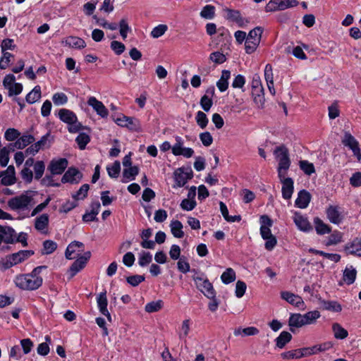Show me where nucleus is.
<instances>
[{"label": "nucleus", "instance_id": "obj_48", "mask_svg": "<svg viewBox=\"0 0 361 361\" xmlns=\"http://www.w3.org/2000/svg\"><path fill=\"white\" fill-rule=\"evenodd\" d=\"M109 176L111 178H117L121 171V164L118 161H115L111 166L106 167Z\"/></svg>", "mask_w": 361, "mask_h": 361}, {"label": "nucleus", "instance_id": "obj_56", "mask_svg": "<svg viewBox=\"0 0 361 361\" xmlns=\"http://www.w3.org/2000/svg\"><path fill=\"white\" fill-rule=\"evenodd\" d=\"M281 356L283 359H299L302 357L300 350L296 349L282 353Z\"/></svg>", "mask_w": 361, "mask_h": 361}, {"label": "nucleus", "instance_id": "obj_42", "mask_svg": "<svg viewBox=\"0 0 361 361\" xmlns=\"http://www.w3.org/2000/svg\"><path fill=\"white\" fill-rule=\"evenodd\" d=\"M41 97V91L39 86H36L29 94L26 96V101L30 104H33L38 101Z\"/></svg>", "mask_w": 361, "mask_h": 361}, {"label": "nucleus", "instance_id": "obj_50", "mask_svg": "<svg viewBox=\"0 0 361 361\" xmlns=\"http://www.w3.org/2000/svg\"><path fill=\"white\" fill-rule=\"evenodd\" d=\"M168 30V26L164 24H160L155 27L151 32V36L153 38H159L162 36Z\"/></svg>", "mask_w": 361, "mask_h": 361}, {"label": "nucleus", "instance_id": "obj_4", "mask_svg": "<svg viewBox=\"0 0 361 361\" xmlns=\"http://www.w3.org/2000/svg\"><path fill=\"white\" fill-rule=\"evenodd\" d=\"M32 255L33 252L30 250H21L3 258L1 261V264L5 269H7L16 264L23 262Z\"/></svg>", "mask_w": 361, "mask_h": 361}, {"label": "nucleus", "instance_id": "obj_60", "mask_svg": "<svg viewBox=\"0 0 361 361\" xmlns=\"http://www.w3.org/2000/svg\"><path fill=\"white\" fill-rule=\"evenodd\" d=\"M227 18L232 21L239 23L241 20L240 13L238 11L226 8Z\"/></svg>", "mask_w": 361, "mask_h": 361}, {"label": "nucleus", "instance_id": "obj_19", "mask_svg": "<svg viewBox=\"0 0 361 361\" xmlns=\"http://www.w3.org/2000/svg\"><path fill=\"white\" fill-rule=\"evenodd\" d=\"M2 179L1 183L4 185H11L16 181L15 168L13 165H10L8 168L2 171Z\"/></svg>", "mask_w": 361, "mask_h": 361}, {"label": "nucleus", "instance_id": "obj_27", "mask_svg": "<svg viewBox=\"0 0 361 361\" xmlns=\"http://www.w3.org/2000/svg\"><path fill=\"white\" fill-rule=\"evenodd\" d=\"M59 117L63 122L66 123L67 124L76 121L77 118L74 112L66 109H61L59 110Z\"/></svg>", "mask_w": 361, "mask_h": 361}, {"label": "nucleus", "instance_id": "obj_9", "mask_svg": "<svg viewBox=\"0 0 361 361\" xmlns=\"http://www.w3.org/2000/svg\"><path fill=\"white\" fill-rule=\"evenodd\" d=\"M287 173L278 174L280 182L282 184L281 193L285 200H290L294 191V182L291 178H286Z\"/></svg>", "mask_w": 361, "mask_h": 361}, {"label": "nucleus", "instance_id": "obj_20", "mask_svg": "<svg viewBox=\"0 0 361 361\" xmlns=\"http://www.w3.org/2000/svg\"><path fill=\"white\" fill-rule=\"evenodd\" d=\"M281 295L283 300L296 307L300 308L304 305V302L302 298L298 295H295L288 291H283L281 292Z\"/></svg>", "mask_w": 361, "mask_h": 361}, {"label": "nucleus", "instance_id": "obj_59", "mask_svg": "<svg viewBox=\"0 0 361 361\" xmlns=\"http://www.w3.org/2000/svg\"><path fill=\"white\" fill-rule=\"evenodd\" d=\"M209 59L217 64L223 63L226 60V56L219 51L212 52L209 56Z\"/></svg>", "mask_w": 361, "mask_h": 361}, {"label": "nucleus", "instance_id": "obj_54", "mask_svg": "<svg viewBox=\"0 0 361 361\" xmlns=\"http://www.w3.org/2000/svg\"><path fill=\"white\" fill-rule=\"evenodd\" d=\"M53 102L56 106L63 105L67 103L68 97L63 92H57L52 97Z\"/></svg>", "mask_w": 361, "mask_h": 361}, {"label": "nucleus", "instance_id": "obj_10", "mask_svg": "<svg viewBox=\"0 0 361 361\" xmlns=\"http://www.w3.org/2000/svg\"><path fill=\"white\" fill-rule=\"evenodd\" d=\"M174 179L178 187H183L193 177V173L190 168H178L174 171Z\"/></svg>", "mask_w": 361, "mask_h": 361}, {"label": "nucleus", "instance_id": "obj_44", "mask_svg": "<svg viewBox=\"0 0 361 361\" xmlns=\"http://www.w3.org/2000/svg\"><path fill=\"white\" fill-rule=\"evenodd\" d=\"M90 136L85 133H80L75 139V142H77L80 149L82 150L85 149L86 145L90 142Z\"/></svg>", "mask_w": 361, "mask_h": 361}, {"label": "nucleus", "instance_id": "obj_1", "mask_svg": "<svg viewBox=\"0 0 361 361\" xmlns=\"http://www.w3.org/2000/svg\"><path fill=\"white\" fill-rule=\"evenodd\" d=\"M44 269V266H39L35 268L30 274L16 276L15 279L16 285L23 290L38 288L43 283V277L39 274Z\"/></svg>", "mask_w": 361, "mask_h": 361}, {"label": "nucleus", "instance_id": "obj_16", "mask_svg": "<svg viewBox=\"0 0 361 361\" xmlns=\"http://www.w3.org/2000/svg\"><path fill=\"white\" fill-rule=\"evenodd\" d=\"M87 104L92 107V109L102 118L107 117L109 114L108 109L105 107L103 103L94 97H90L87 100Z\"/></svg>", "mask_w": 361, "mask_h": 361}, {"label": "nucleus", "instance_id": "obj_46", "mask_svg": "<svg viewBox=\"0 0 361 361\" xmlns=\"http://www.w3.org/2000/svg\"><path fill=\"white\" fill-rule=\"evenodd\" d=\"M90 186L88 184H83L78 192L72 195V197L76 201L84 200L87 195Z\"/></svg>", "mask_w": 361, "mask_h": 361}, {"label": "nucleus", "instance_id": "obj_37", "mask_svg": "<svg viewBox=\"0 0 361 361\" xmlns=\"http://www.w3.org/2000/svg\"><path fill=\"white\" fill-rule=\"evenodd\" d=\"M163 306L164 302L161 300L152 301L145 305V310L148 313L156 312L160 310Z\"/></svg>", "mask_w": 361, "mask_h": 361}, {"label": "nucleus", "instance_id": "obj_31", "mask_svg": "<svg viewBox=\"0 0 361 361\" xmlns=\"http://www.w3.org/2000/svg\"><path fill=\"white\" fill-rule=\"evenodd\" d=\"M320 317V312L317 310L310 311L304 314H302V318L305 326L315 324L317 319Z\"/></svg>", "mask_w": 361, "mask_h": 361}, {"label": "nucleus", "instance_id": "obj_24", "mask_svg": "<svg viewBox=\"0 0 361 361\" xmlns=\"http://www.w3.org/2000/svg\"><path fill=\"white\" fill-rule=\"evenodd\" d=\"M311 200V195L305 190H302L298 192V197L295 200V205L301 209L306 208Z\"/></svg>", "mask_w": 361, "mask_h": 361}, {"label": "nucleus", "instance_id": "obj_25", "mask_svg": "<svg viewBox=\"0 0 361 361\" xmlns=\"http://www.w3.org/2000/svg\"><path fill=\"white\" fill-rule=\"evenodd\" d=\"M288 325L290 331L293 333L295 332V328H300L305 326L302 314L299 313L291 314L288 319Z\"/></svg>", "mask_w": 361, "mask_h": 361}, {"label": "nucleus", "instance_id": "obj_35", "mask_svg": "<svg viewBox=\"0 0 361 361\" xmlns=\"http://www.w3.org/2000/svg\"><path fill=\"white\" fill-rule=\"evenodd\" d=\"M292 339V335L286 331H282L280 335L275 339L276 345L279 348H283Z\"/></svg>", "mask_w": 361, "mask_h": 361}, {"label": "nucleus", "instance_id": "obj_29", "mask_svg": "<svg viewBox=\"0 0 361 361\" xmlns=\"http://www.w3.org/2000/svg\"><path fill=\"white\" fill-rule=\"evenodd\" d=\"M320 304L324 310L334 312H340L342 310L341 305L336 301L333 300H320Z\"/></svg>", "mask_w": 361, "mask_h": 361}, {"label": "nucleus", "instance_id": "obj_52", "mask_svg": "<svg viewBox=\"0 0 361 361\" xmlns=\"http://www.w3.org/2000/svg\"><path fill=\"white\" fill-rule=\"evenodd\" d=\"M20 135V133L17 129L10 128L6 130L4 137L8 141H14L18 139Z\"/></svg>", "mask_w": 361, "mask_h": 361}, {"label": "nucleus", "instance_id": "obj_55", "mask_svg": "<svg viewBox=\"0 0 361 361\" xmlns=\"http://www.w3.org/2000/svg\"><path fill=\"white\" fill-rule=\"evenodd\" d=\"M200 104L204 111L208 112L213 104L212 99L209 95L204 94L202 97Z\"/></svg>", "mask_w": 361, "mask_h": 361}, {"label": "nucleus", "instance_id": "obj_15", "mask_svg": "<svg viewBox=\"0 0 361 361\" xmlns=\"http://www.w3.org/2000/svg\"><path fill=\"white\" fill-rule=\"evenodd\" d=\"M68 161L66 158L53 159L49 165V170L53 175L61 174L67 168Z\"/></svg>", "mask_w": 361, "mask_h": 361}, {"label": "nucleus", "instance_id": "obj_6", "mask_svg": "<svg viewBox=\"0 0 361 361\" xmlns=\"http://www.w3.org/2000/svg\"><path fill=\"white\" fill-rule=\"evenodd\" d=\"M192 279L195 283L197 288L199 289L204 296L207 298H214L216 295V291L213 285L206 277H204L203 274H202V276L193 275Z\"/></svg>", "mask_w": 361, "mask_h": 361}, {"label": "nucleus", "instance_id": "obj_28", "mask_svg": "<svg viewBox=\"0 0 361 361\" xmlns=\"http://www.w3.org/2000/svg\"><path fill=\"white\" fill-rule=\"evenodd\" d=\"M252 97L255 104L257 106L258 108H263L265 99L264 94V88H257L255 90H252Z\"/></svg>", "mask_w": 361, "mask_h": 361}, {"label": "nucleus", "instance_id": "obj_41", "mask_svg": "<svg viewBox=\"0 0 361 361\" xmlns=\"http://www.w3.org/2000/svg\"><path fill=\"white\" fill-rule=\"evenodd\" d=\"M300 169L308 176L312 175L315 172V169L313 164L307 160H301L299 161Z\"/></svg>", "mask_w": 361, "mask_h": 361}, {"label": "nucleus", "instance_id": "obj_13", "mask_svg": "<svg viewBox=\"0 0 361 361\" xmlns=\"http://www.w3.org/2000/svg\"><path fill=\"white\" fill-rule=\"evenodd\" d=\"M82 178V173L75 167H70L61 178V183L78 184Z\"/></svg>", "mask_w": 361, "mask_h": 361}, {"label": "nucleus", "instance_id": "obj_64", "mask_svg": "<svg viewBox=\"0 0 361 361\" xmlns=\"http://www.w3.org/2000/svg\"><path fill=\"white\" fill-rule=\"evenodd\" d=\"M350 183L355 188L361 186V172L354 173L350 178Z\"/></svg>", "mask_w": 361, "mask_h": 361}, {"label": "nucleus", "instance_id": "obj_32", "mask_svg": "<svg viewBox=\"0 0 361 361\" xmlns=\"http://www.w3.org/2000/svg\"><path fill=\"white\" fill-rule=\"evenodd\" d=\"M231 76V72L227 70H224L221 73V78L216 82V86L219 91L224 92L228 89V79Z\"/></svg>", "mask_w": 361, "mask_h": 361}, {"label": "nucleus", "instance_id": "obj_12", "mask_svg": "<svg viewBox=\"0 0 361 361\" xmlns=\"http://www.w3.org/2000/svg\"><path fill=\"white\" fill-rule=\"evenodd\" d=\"M176 143L172 146V153L175 156L182 155L185 158H190L194 154V150L190 147H183V140L179 137H175Z\"/></svg>", "mask_w": 361, "mask_h": 361}, {"label": "nucleus", "instance_id": "obj_7", "mask_svg": "<svg viewBox=\"0 0 361 361\" xmlns=\"http://www.w3.org/2000/svg\"><path fill=\"white\" fill-rule=\"evenodd\" d=\"M298 5L297 0H270L265 6L267 12L283 11L288 8L295 7Z\"/></svg>", "mask_w": 361, "mask_h": 361}, {"label": "nucleus", "instance_id": "obj_53", "mask_svg": "<svg viewBox=\"0 0 361 361\" xmlns=\"http://www.w3.org/2000/svg\"><path fill=\"white\" fill-rule=\"evenodd\" d=\"M342 237L343 235L341 232L337 231H334L329 235L326 245H336L341 243L342 241Z\"/></svg>", "mask_w": 361, "mask_h": 361}, {"label": "nucleus", "instance_id": "obj_23", "mask_svg": "<svg viewBox=\"0 0 361 361\" xmlns=\"http://www.w3.org/2000/svg\"><path fill=\"white\" fill-rule=\"evenodd\" d=\"M326 216L332 224H339L341 222L342 219L338 206L330 205L326 209Z\"/></svg>", "mask_w": 361, "mask_h": 361}, {"label": "nucleus", "instance_id": "obj_63", "mask_svg": "<svg viewBox=\"0 0 361 361\" xmlns=\"http://www.w3.org/2000/svg\"><path fill=\"white\" fill-rule=\"evenodd\" d=\"M196 201L195 200L184 199L182 200L180 206L182 209L185 211H191L196 207Z\"/></svg>", "mask_w": 361, "mask_h": 361}, {"label": "nucleus", "instance_id": "obj_33", "mask_svg": "<svg viewBox=\"0 0 361 361\" xmlns=\"http://www.w3.org/2000/svg\"><path fill=\"white\" fill-rule=\"evenodd\" d=\"M315 230L319 235H324L329 233L331 231V227L324 223L319 217H316L314 219Z\"/></svg>", "mask_w": 361, "mask_h": 361}, {"label": "nucleus", "instance_id": "obj_3", "mask_svg": "<svg viewBox=\"0 0 361 361\" xmlns=\"http://www.w3.org/2000/svg\"><path fill=\"white\" fill-rule=\"evenodd\" d=\"M33 201L32 196L30 192L27 191L18 196L11 198L8 201V206L15 211L24 210L31 205Z\"/></svg>", "mask_w": 361, "mask_h": 361}, {"label": "nucleus", "instance_id": "obj_47", "mask_svg": "<svg viewBox=\"0 0 361 361\" xmlns=\"http://www.w3.org/2000/svg\"><path fill=\"white\" fill-rule=\"evenodd\" d=\"M152 260V255L148 252L142 251L139 254L138 264L140 267H145Z\"/></svg>", "mask_w": 361, "mask_h": 361}, {"label": "nucleus", "instance_id": "obj_18", "mask_svg": "<svg viewBox=\"0 0 361 361\" xmlns=\"http://www.w3.org/2000/svg\"><path fill=\"white\" fill-rule=\"evenodd\" d=\"M97 302L99 312L107 317L109 322H111V317L107 310L108 300L106 298V291L100 293L97 298Z\"/></svg>", "mask_w": 361, "mask_h": 361}, {"label": "nucleus", "instance_id": "obj_58", "mask_svg": "<svg viewBox=\"0 0 361 361\" xmlns=\"http://www.w3.org/2000/svg\"><path fill=\"white\" fill-rule=\"evenodd\" d=\"M145 278L142 275H133L126 278L127 282L132 286L136 287L145 281Z\"/></svg>", "mask_w": 361, "mask_h": 361}, {"label": "nucleus", "instance_id": "obj_21", "mask_svg": "<svg viewBox=\"0 0 361 361\" xmlns=\"http://www.w3.org/2000/svg\"><path fill=\"white\" fill-rule=\"evenodd\" d=\"M33 142H35V138L32 135H23L21 137H19L13 144H11L9 145V148L11 150H14V148L23 149Z\"/></svg>", "mask_w": 361, "mask_h": 361}, {"label": "nucleus", "instance_id": "obj_43", "mask_svg": "<svg viewBox=\"0 0 361 361\" xmlns=\"http://www.w3.org/2000/svg\"><path fill=\"white\" fill-rule=\"evenodd\" d=\"M223 283L228 284L235 281V273L231 268H228L221 276Z\"/></svg>", "mask_w": 361, "mask_h": 361}, {"label": "nucleus", "instance_id": "obj_8", "mask_svg": "<svg viewBox=\"0 0 361 361\" xmlns=\"http://www.w3.org/2000/svg\"><path fill=\"white\" fill-rule=\"evenodd\" d=\"M114 121L117 125L128 128L130 130L138 132L140 130V122L137 118L134 117L126 116L123 114L120 115Z\"/></svg>", "mask_w": 361, "mask_h": 361}, {"label": "nucleus", "instance_id": "obj_62", "mask_svg": "<svg viewBox=\"0 0 361 361\" xmlns=\"http://www.w3.org/2000/svg\"><path fill=\"white\" fill-rule=\"evenodd\" d=\"M200 139L205 147L210 146L213 142V137L209 132H204L200 134Z\"/></svg>", "mask_w": 361, "mask_h": 361}, {"label": "nucleus", "instance_id": "obj_57", "mask_svg": "<svg viewBox=\"0 0 361 361\" xmlns=\"http://www.w3.org/2000/svg\"><path fill=\"white\" fill-rule=\"evenodd\" d=\"M44 137H45L43 136L40 141L35 143L34 145H31L27 149H26V150L25 151V155H35L36 153H37L41 147V145L43 142Z\"/></svg>", "mask_w": 361, "mask_h": 361}, {"label": "nucleus", "instance_id": "obj_38", "mask_svg": "<svg viewBox=\"0 0 361 361\" xmlns=\"http://www.w3.org/2000/svg\"><path fill=\"white\" fill-rule=\"evenodd\" d=\"M139 173V168L136 166L128 167V169H125L123 171V178H126V180H123V182H127L128 180H134L135 176Z\"/></svg>", "mask_w": 361, "mask_h": 361}, {"label": "nucleus", "instance_id": "obj_49", "mask_svg": "<svg viewBox=\"0 0 361 361\" xmlns=\"http://www.w3.org/2000/svg\"><path fill=\"white\" fill-rule=\"evenodd\" d=\"M195 120H196L197 125L202 129L205 128L209 122L207 115L201 111H197L196 116H195Z\"/></svg>", "mask_w": 361, "mask_h": 361}, {"label": "nucleus", "instance_id": "obj_5", "mask_svg": "<svg viewBox=\"0 0 361 361\" xmlns=\"http://www.w3.org/2000/svg\"><path fill=\"white\" fill-rule=\"evenodd\" d=\"M262 32L261 27H256L250 31L245 42L247 54H252L256 50L260 43Z\"/></svg>", "mask_w": 361, "mask_h": 361}, {"label": "nucleus", "instance_id": "obj_14", "mask_svg": "<svg viewBox=\"0 0 361 361\" xmlns=\"http://www.w3.org/2000/svg\"><path fill=\"white\" fill-rule=\"evenodd\" d=\"M84 251V244L79 241H73L70 243L65 252L66 258L73 259Z\"/></svg>", "mask_w": 361, "mask_h": 361}, {"label": "nucleus", "instance_id": "obj_36", "mask_svg": "<svg viewBox=\"0 0 361 361\" xmlns=\"http://www.w3.org/2000/svg\"><path fill=\"white\" fill-rule=\"evenodd\" d=\"M170 226L171 233L174 237L181 238L184 236V233L182 230L183 224L180 221L176 220L171 221Z\"/></svg>", "mask_w": 361, "mask_h": 361}, {"label": "nucleus", "instance_id": "obj_45", "mask_svg": "<svg viewBox=\"0 0 361 361\" xmlns=\"http://www.w3.org/2000/svg\"><path fill=\"white\" fill-rule=\"evenodd\" d=\"M215 16V7L212 5H206L200 12V16L205 19H212Z\"/></svg>", "mask_w": 361, "mask_h": 361}, {"label": "nucleus", "instance_id": "obj_22", "mask_svg": "<svg viewBox=\"0 0 361 361\" xmlns=\"http://www.w3.org/2000/svg\"><path fill=\"white\" fill-rule=\"evenodd\" d=\"M293 221L300 231L307 232L312 229V226L307 219L298 212L295 213Z\"/></svg>", "mask_w": 361, "mask_h": 361}, {"label": "nucleus", "instance_id": "obj_61", "mask_svg": "<svg viewBox=\"0 0 361 361\" xmlns=\"http://www.w3.org/2000/svg\"><path fill=\"white\" fill-rule=\"evenodd\" d=\"M178 269L182 273H187L190 271V264L187 262L186 259L184 257H182L179 259L177 263Z\"/></svg>", "mask_w": 361, "mask_h": 361}, {"label": "nucleus", "instance_id": "obj_11", "mask_svg": "<svg viewBox=\"0 0 361 361\" xmlns=\"http://www.w3.org/2000/svg\"><path fill=\"white\" fill-rule=\"evenodd\" d=\"M342 143L344 146L350 149L358 161L361 160V152L359 147V143L356 139L348 132H345L342 139Z\"/></svg>", "mask_w": 361, "mask_h": 361}, {"label": "nucleus", "instance_id": "obj_30", "mask_svg": "<svg viewBox=\"0 0 361 361\" xmlns=\"http://www.w3.org/2000/svg\"><path fill=\"white\" fill-rule=\"evenodd\" d=\"M357 271L353 266L346 267L343 271V280L348 284H353L356 279Z\"/></svg>", "mask_w": 361, "mask_h": 361}, {"label": "nucleus", "instance_id": "obj_51", "mask_svg": "<svg viewBox=\"0 0 361 361\" xmlns=\"http://www.w3.org/2000/svg\"><path fill=\"white\" fill-rule=\"evenodd\" d=\"M356 248H361V238H356L351 243L346 244L344 250L348 255H350V252Z\"/></svg>", "mask_w": 361, "mask_h": 361}, {"label": "nucleus", "instance_id": "obj_26", "mask_svg": "<svg viewBox=\"0 0 361 361\" xmlns=\"http://www.w3.org/2000/svg\"><path fill=\"white\" fill-rule=\"evenodd\" d=\"M63 42H64L66 45L75 49H82L86 46L85 42L82 38L75 36L66 37Z\"/></svg>", "mask_w": 361, "mask_h": 361}, {"label": "nucleus", "instance_id": "obj_39", "mask_svg": "<svg viewBox=\"0 0 361 361\" xmlns=\"http://www.w3.org/2000/svg\"><path fill=\"white\" fill-rule=\"evenodd\" d=\"M309 252L320 255L331 261H334L335 262H338L341 259V255L338 254H333V253H326L321 250H317L314 248L309 249Z\"/></svg>", "mask_w": 361, "mask_h": 361}, {"label": "nucleus", "instance_id": "obj_40", "mask_svg": "<svg viewBox=\"0 0 361 361\" xmlns=\"http://www.w3.org/2000/svg\"><path fill=\"white\" fill-rule=\"evenodd\" d=\"M85 265L86 264L84 263V261H81L78 258L69 268L68 272L70 273L71 277L72 278L76 275L85 267Z\"/></svg>", "mask_w": 361, "mask_h": 361}, {"label": "nucleus", "instance_id": "obj_34", "mask_svg": "<svg viewBox=\"0 0 361 361\" xmlns=\"http://www.w3.org/2000/svg\"><path fill=\"white\" fill-rule=\"evenodd\" d=\"M332 331L336 339L343 340L348 337V332L340 324L334 323L332 324Z\"/></svg>", "mask_w": 361, "mask_h": 361}, {"label": "nucleus", "instance_id": "obj_17", "mask_svg": "<svg viewBox=\"0 0 361 361\" xmlns=\"http://www.w3.org/2000/svg\"><path fill=\"white\" fill-rule=\"evenodd\" d=\"M260 234L263 239L273 236L270 228L272 226V220L267 215H262L260 217Z\"/></svg>", "mask_w": 361, "mask_h": 361}, {"label": "nucleus", "instance_id": "obj_2", "mask_svg": "<svg viewBox=\"0 0 361 361\" xmlns=\"http://www.w3.org/2000/svg\"><path fill=\"white\" fill-rule=\"evenodd\" d=\"M274 154L279 162L278 174L287 173V171L290 166L288 148L285 145L276 147L274 151Z\"/></svg>", "mask_w": 361, "mask_h": 361}]
</instances>
